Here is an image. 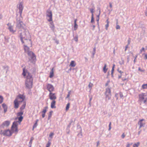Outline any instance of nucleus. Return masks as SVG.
Masks as SVG:
<instances>
[{
    "label": "nucleus",
    "mask_w": 147,
    "mask_h": 147,
    "mask_svg": "<svg viewBox=\"0 0 147 147\" xmlns=\"http://www.w3.org/2000/svg\"><path fill=\"white\" fill-rule=\"evenodd\" d=\"M140 143L139 142L134 144L133 145V147H138L140 145Z\"/></svg>",
    "instance_id": "26"
},
{
    "label": "nucleus",
    "mask_w": 147,
    "mask_h": 147,
    "mask_svg": "<svg viewBox=\"0 0 147 147\" xmlns=\"http://www.w3.org/2000/svg\"><path fill=\"white\" fill-rule=\"evenodd\" d=\"M107 65L106 64H105V65L103 68V71L104 72L106 73L107 70V69L106 68Z\"/></svg>",
    "instance_id": "23"
},
{
    "label": "nucleus",
    "mask_w": 147,
    "mask_h": 147,
    "mask_svg": "<svg viewBox=\"0 0 147 147\" xmlns=\"http://www.w3.org/2000/svg\"><path fill=\"white\" fill-rule=\"evenodd\" d=\"M9 31L11 32H12L13 33H14L15 32V31H14L13 30V27L12 26H10L9 28Z\"/></svg>",
    "instance_id": "21"
},
{
    "label": "nucleus",
    "mask_w": 147,
    "mask_h": 147,
    "mask_svg": "<svg viewBox=\"0 0 147 147\" xmlns=\"http://www.w3.org/2000/svg\"><path fill=\"white\" fill-rule=\"evenodd\" d=\"M53 112V111H51L50 112L49 114V116H48V118L49 119H50L51 118V117Z\"/></svg>",
    "instance_id": "30"
},
{
    "label": "nucleus",
    "mask_w": 147,
    "mask_h": 147,
    "mask_svg": "<svg viewBox=\"0 0 147 147\" xmlns=\"http://www.w3.org/2000/svg\"><path fill=\"white\" fill-rule=\"evenodd\" d=\"M33 138H32L30 141L29 144H30V146H31V144H32V140H33Z\"/></svg>",
    "instance_id": "35"
},
{
    "label": "nucleus",
    "mask_w": 147,
    "mask_h": 147,
    "mask_svg": "<svg viewBox=\"0 0 147 147\" xmlns=\"http://www.w3.org/2000/svg\"><path fill=\"white\" fill-rule=\"evenodd\" d=\"M143 51H144V47H142V49H141V50H140V52L141 53Z\"/></svg>",
    "instance_id": "44"
},
{
    "label": "nucleus",
    "mask_w": 147,
    "mask_h": 147,
    "mask_svg": "<svg viewBox=\"0 0 147 147\" xmlns=\"http://www.w3.org/2000/svg\"><path fill=\"white\" fill-rule=\"evenodd\" d=\"M91 18H94L93 13H92Z\"/></svg>",
    "instance_id": "58"
},
{
    "label": "nucleus",
    "mask_w": 147,
    "mask_h": 147,
    "mask_svg": "<svg viewBox=\"0 0 147 147\" xmlns=\"http://www.w3.org/2000/svg\"><path fill=\"white\" fill-rule=\"evenodd\" d=\"M74 30H76L78 28V25L77 24H74Z\"/></svg>",
    "instance_id": "32"
},
{
    "label": "nucleus",
    "mask_w": 147,
    "mask_h": 147,
    "mask_svg": "<svg viewBox=\"0 0 147 147\" xmlns=\"http://www.w3.org/2000/svg\"><path fill=\"white\" fill-rule=\"evenodd\" d=\"M111 123L110 122L109 125V130H110L111 129Z\"/></svg>",
    "instance_id": "41"
},
{
    "label": "nucleus",
    "mask_w": 147,
    "mask_h": 147,
    "mask_svg": "<svg viewBox=\"0 0 147 147\" xmlns=\"http://www.w3.org/2000/svg\"><path fill=\"white\" fill-rule=\"evenodd\" d=\"M142 87L143 89H147V84H143Z\"/></svg>",
    "instance_id": "27"
},
{
    "label": "nucleus",
    "mask_w": 147,
    "mask_h": 147,
    "mask_svg": "<svg viewBox=\"0 0 147 147\" xmlns=\"http://www.w3.org/2000/svg\"><path fill=\"white\" fill-rule=\"evenodd\" d=\"M47 12V16L49 18V19H48V21H52L53 20L52 11L48 9Z\"/></svg>",
    "instance_id": "6"
},
{
    "label": "nucleus",
    "mask_w": 147,
    "mask_h": 147,
    "mask_svg": "<svg viewBox=\"0 0 147 147\" xmlns=\"http://www.w3.org/2000/svg\"><path fill=\"white\" fill-rule=\"evenodd\" d=\"M49 99L52 100L51 103V108H55V106L56 101V100L57 99V97L56 94L52 92H49Z\"/></svg>",
    "instance_id": "3"
},
{
    "label": "nucleus",
    "mask_w": 147,
    "mask_h": 147,
    "mask_svg": "<svg viewBox=\"0 0 147 147\" xmlns=\"http://www.w3.org/2000/svg\"><path fill=\"white\" fill-rule=\"evenodd\" d=\"M10 122L9 121H4L1 125V127H8L10 124Z\"/></svg>",
    "instance_id": "10"
},
{
    "label": "nucleus",
    "mask_w": 147,
    "mask_h": 147,
    "mask_svg": "<svg viewBox=\"0 0 147 147\" xmlns=\"http://www.w3.org/2000/svg\"><path fill=\"white\" fill-rule=\"evenodd\" d=\"M106 22H107V24H109V21L108 19H107L106 20Z\"/></svg>",
    "instance_id": "52"
},
{
    "label": "nucleus",
    "mask_w": 147,
    "mask_h": 147,
    "mask_svg": "<svg viewBox=\"0 0 147 147\" xmlns=\"http://www.w3.org/2000/svg\"><path fill=\"white\" fill-rule=\"evenodd\" d=\"M99 18H97L96 19V21L97 22V23L98 24H99L98 22H99Z\"/></svg>",
    "instance_id": "48"
},
{
    "label": "nucleus",
    "mask_w": 147,
    "mask_h": 147,
    "mask_svg": "<svg viewBox=\"0 0 147 147\" xmlns=\"http://www.w3.org/2000/svg\"><path fill=\"white\" fill-rule=\"evenodd\" d=\"M18 9L19 10V13L20 15H22L23 10V6L22 4L20 3L19 4Z\"/></svg>",
    "instance_id": "12"
},
{
    "label": "nucleus",
    "mask_w": 147,
    "mask_h": 147,
    "mask_svg": "<svg viewBox=\"0 0 147 147\" xmlns=\"http://www.w3.org/2000/svg\"><path fill=\"white\" fill-rule=\"evenodd\" d=\"M2 106L4 109V112L5 113L7 111V105L5 103H3L2 104Z\"/></svg>",
    "instance_id": "15"
},
{
    "label": "nucleus",
    "mask_w": 147,
    "mask_h": 147,
    "mask_svg": "<svg viewBox=\"0 0 147 147\" xmlns=\"http://www.w3.org/2000/svg\"><path fill=\"white\" fill-rule=\"evenodd\" d=\"M110 82V81H108L107 82V83L106 84H105V86H107L109 84V83Z\"/></svg>",
    "instance_id": "47"
},
{
    "label": "nucleus",
    "mask_w": 147,
    "mask_h": 147,
    "mask_svg": "<svg viewBox=\"0 0 147 147\" xmlns=\"http://www.w3.org/2000/svg\"><path fill=\"white\" fill-rule=\"evenodd\" d=\"M145 15L146 16H147V11L145 12Z\"/></svg>",
    "instance_id": "63"
},
{
    "label": "nucleus",
    "mask_w": 147,
    "mask_h": 147,
    "mask_svg": "<svg viewBox=\"0 0 147 147\" xmlns=\"http://www.w3.org/2000/svg\"><path fill=\"white\" fill-rule=\"evenodd\" d=\"M136 57H137V56H136V58H135V59H134V62H135V60H136Z\"/></svg>",
    "instance_id": "62"
},
{
    "label": "nucleus",
    "mask_w": 147,
    "mask_h": 147,
    "mask_svg": "<svg viewBox=\"0 0 147 147\" xmlns=\"http://www.w3.org/2000/svg\"><path fill=\"white\" fill-rule=\"evenodd\" d=\"M51 144V143L49 141L48 142L47 144L46 145V147H49Z\"/></svg>",
    "instance_id": "33"
},
{
    "label": "nucleus",
    "mask_w": 147,
    "mask_h": 147,
    "mask_svg": "<svg viewBox=\"0 0 147 147\" xmlns=\"http://www.w3.org/2000/svg\"><path fill=\"white\" fill-rule=\"evenodd\" d=\"M48 109V107L47 106L45 107L42 111V113H45L47 111Z\"/></svg>",
    "instance_id": "22"
},
{
    "label": "nucleus",
    "mask_w": 147,
    "mask_h": 147,
    "mask_svg": "<svg viewBox=\"0 0 147 147\" xmlns=\"http://www.w3.org/2000/svg\"><path fill=\"white\" fill-rule=\"evenodd\" d=\"M99 144V142H97V146H98Z\"/></svg>",
    "instance_id": "56"
},
{
    "label": "nucleus",
    "mask_w": 147,
    "mask_h": 147,
    "mask_svg": "<svg viewBox=\"0 0 147 147\" xmlns=\"http://www.w3.org/2000/svg\"><path fill=\"white\" fill-rule=\"evenodd\" d=\"M120 26L119 25H117L116 26V28L117 29H120Z\"/></svg>",
    "instance_id": "39"
},
{
    "label": "nucleus",
    "mask_w": 147,
    "mask_h": 147,
    "mask_svg": "<svg viewBox=\"0 0 147 147\" xmlns=\"http://www.w3.org/2000/svg\"><path fill=\"white\" fill-rule=\"evenodd\" d=\"M3 97L1 96H0V103H1L3 102Z\"/></svg>",
    "instance_id": "31"
},
{
    "label": "nucleus",
    "mask_w": 147,
    "mask_h": 147,
    "mask_svg": "<svg viewBox=\"0 0 147 147\" xmlns=\"http://www.w3.org/2000/svg\"><path fill=\"white\" fill-rule=\"evenodd\" d=\"M105 94L106 98H108V99H109L111 98V94L110 89L109 88L106 89V91Z\"/></svg>",
    "instance_id": "8"
},
{
    "label": "nucleus",
    "mask_w": 147,
    "mask_h": 147,
    "mask_svg": "<svg viewBox=\"0 0 147 147\" xmlns=\"http://www.w3.org/2000/svg\"><path fill=\"white\" fill-rule=\"evenodd\" d=\"M147 95L144 93H142L139 95V101L140 102H143L144 103L147 102Z\"/></svg>",
    "instance_id": "5"
},
{
    "label": "nucleus",
    "mask_w": 147,
    "mask_h": 147,
    "mask_svg": "<svg viewBox=\"0 0 147 147\" xmlns=\"http://www.w3.org/2000/svg\"><path fill=\"white\" fill-rule=\"evenodd\" d=\"M125 135L124 133H123L121 135V137L122 138H124L125 137Z\"/></svg>",
    "instance_id": "42"
},
{
    "label": "nucleus",
    "mask_w": 147,
    "mask_h": 147,
    "mask_svg": "<svg viewBox=\"0 0 147 147\" xmlns=\"http://www.w3.org/2000/svg\"><path fill=\"white\" fill-rule=\"evenodd\" d=\"M20 102V101H19L17 99H16L14 101V108L16 109H17L19 107V103Z\"/></svg>",
    "instance_id": "13"
},
{
    "label": "nucleus",
    "mask_w": 147,
    "mask_h": 147,
    "mask_svg": "<svg viewBox=\"0 0 147 147\" xmlns=\"http://www.w3.org/2000/svg\"><path fill=\"white\" fill-rule=\"evenodd\" d=\"M127 45L126 46L125 49V51H126L127 50Z\"/></svg>",
    "instance_id": "60"
},
{
    "label": "nucleus",
    "mask_w": 147,
    "mask_h": 147,
    "mask_svg": "<svg viewBox=\"0 0 147 147\" xmlns=\"http://www.w3.org/2000/svg\"><path fill=\"white\" fill-rule=\"evenodd\" d=\"M2 134L5 136H10L12 134V132L11 130L8 129L4 130Z\"/></svg>",
    "instance_id": "9"
},
{
    "label": "nucleus",
    "mask_w": 147,
    "mask_h": 147,
    "mask_svg": "<svg viewBox=\"0 0 147 147\" xmlns=\"http://www.w3.org/2000/svg\"><path fill=\"white\" fill-rule=\"evenodd\" d=\"M109 6H110V7L111 8H112V4L111 3H109Z\"/></svg>",
    "instance_id": "50"
},
{
    "label": "nucleus",
    "mask_w": 147,
    "mask_h": 147,
    "mask_svg": "<svg viewBox=\"0 0 147 147\" xmlns=\"http://www.w3.org/2000/svg\"><path fill=\"white\" fill-rule=\"evenodd\" d=\"M50 22H50V27L52 29L54 30L55 28V26L53 22V20L52 21H50Z\"/></svg>",
    "instance_id": "17"
},
{
    "label": "nucleus",
    "mask_w": 147,
    "mask_h": 147,
    "mask_svg": "<svg viewBox=\"0 0 147 147\" xmlns=\"http://www.w3.org/2000/svg\"><path fill=\"white\" fill-rule=\"evenodd\" d=\"M69 107H70V103H68L67 104L66 107V111H67L69 110Z\"/></svg>",
    "instance_id": "28"
},
{
    "label": "nucleus",
    "mask_w": 147,
    "mask_h": 147,
    "mask_svg": "<svg viewBox=\"0 0 147 147\" xmlns=\"http://www.w3.org/2000/svg\"><path fill=\"white\" fill-rule=\"evenodd\" d=\"M90 11L92 13H93L94 12V9H90Z\"/></svg>",
    "instance_id": "45"
},
{
    "label": "nucleus",
    "mask_w": 147,
    "mask_h": 147,
    "mask_svg": "<svg viewBox=\"0 0 147 147\" xmlns=\"http://www.w3.org/2000/svg\"><path fill=\"white\" fill-rule=\"evenodd\" d=\"M109 26V24H107L105 25V27H106V30H107L108 29V28Z\"/></svg>",
    "instance_id": "40"
},
{
    "label": "nucleus",
    "mask_w": 147,
    "mask_h": 147,
    "mask_svg": "<svg viewBox=\"0 0 147 147\" xmlns=\"http://www.w3.org/2000/svg\"><path fill=\"white\" fill-rule=\"evenodd\" d=\"M130 146V144H127L126 147H129Z\"/></svg>",
    "instance_id": "49"
},
{
    "label": "nucleus",
    "mask_w": 147,
    "mask_h": 147,
    "mask_svg": "<svg viewBox=\"0 0 147 147\" xmlns=\"http://www.w3.org/2000/svg\"><path fill=\"white\" fill-rule=\"evenodd\" d=\"M127 80V79L126 78H125V79H122V80L123 81H124L126 80Z\"/></svg>",
    "instance_id": "54"
},
{
    "label": "nucleus",
    "mask_w": 147,
    "mask_h": 147,
    "mask_svg": "<svg viewBox=\"0 0 147 147\" xmlns=\"http://www.w3.org/2000/svg\"><path fill=\"white\" fill-rule=\"evenodd\" d=\"M22 75L26 79L25 85L28 89H30L32 87L33 79L32 76L25 68L23 69Z\"/></svg>",
    "instance_id": "2"
},
{
    "label": "nucleus",
    "mask_w": 147,
    "mask_h": 147,
    "mask_svg": "<svg viewBox=\"0 0 147 147\" xmlns=\"http://www.w3.org/2000/svg\"><path fill=\"white\" fill-rule=\"evenodd\" d=\"M21 40L22 43L24 44V49L25 52L27 53L28 55L31 58L30 60L32 63L35 62L36 60V57L32 51L29 50V48L27 45H30L32 46V42L30 39H28L27 37L26 33L22 34L21 33L20 35Z\"/></svg>",
    "instance_id": "1"
},
{
    "label": "nucleus",
    "mask_w": 147,
    "mask_h": 147,
    "mask_svg": "<svg viewBox=\"0 0 147 147\" xmlns=\"http://www.w3.org/2000/svg\"><path fill=\"white\" fill-rule=\"evenodd\" d=\"M138 70L139 71L142 72H144L145 71L144 69L142 70L141 69L140 67L138 68Z\"/></svg>",
    "instance_id": "38"
},
{
    "label": "nucleus",
    "mask_w": 147,
    "mask_h": 147,
    "mask_svg": "<svg viewBox=\"0 0 147 147\" xmlns=\"http://www.w3.org/2000/svg\"><path fill=\"white\" fill-rule=\"evenodd\" d=\"M94 22V18H91V22L93 23Z\"/></svg>",
    "instance_id": "43"
},
{
    "label": "nucleus",
    "mask_w": 147,
    "mask_h": 147,
    "mask_svg": "<svg viewBox=\"0 0 147 147\" xmlns=\"http://www.w3.org/2000/svg\"><path fill=\"white\" fill-rule=\"evenodd\" d=\"M47 89L49 92H51L54 91L55 88L51 84H48L46 86Z\"/></svg>",
    "instance_id": "7"
},
{
    "label": "nucleus",
    "mask_w": 147,
    "mask_h": 147,
    "mask_svg": "<svg viewBox=\"0 0 147 147\" xmlns=\"http://www.w3.org/2000/svg\"><path fill=\"white\" fill-rule=\"evenodd\" d=\"M145 59H147V55L146 54H145Z\"/></svg>",
    "instance_id": "53"
},
{
    "label": "nucleus",
    "mask_w": 147,
    "mask_h": 147,
    "mask_svg": "<svg viewBox=\"0 0 147 147\" xmlns=\"http://www.w3.org/2000/svg\"><path fill=\"white\" fill-rule=\"evenodd\" d=\"M70 92H71V91H69L68 92V94H69V95H70Z\"/></svg>",
    "instance_id": "59"
},
{
    "label": "nucleus",
    "mask_w": 147,
    "mask_h": 147,
    "mask_svg": "<svg viewBox=\"0 0 147 147\" xmlns=\"http://www.w3.org/2000/svg\"><path fill=\"white\" fill-rule=\"evenodd\" d=\"M93 84L91 82H90L89 83V84L88 85V87L90 89V91H91L92 89V87L93 86Z\"/></svg>",
    "instance_id": "25"
},
{
    "label": "nucleus",
    "mask_w": 147,
    "mask_h": 147,
    "mask_svg": "<svg viewBox=\"0 0 147 147\" xmlns=\"http://www.w3.org/2000/svg\"><path fill=\"white\" fill-rule=\"evenodd\" d=\"M17 118H18V121H17L18 122V124H20V122H21V121H22L23 120V117L22 116H20V117H18L16 119H17Z\"/></svg>",
    "instance_id": "19"
},
{
    "label": "nucleus",
    "mask_w": 147,
    "mask_h": 147,
    "mask_svg": "<svg viewBox=\"0 0 147 147\" xmlns=\"http://www.w3.org/2000/svg\"><path fill=\"white\" fill-rule=\"evenodd\" d=\"M77 21V19H76L75 20H74V24H76V22Z\"/></svg>",
    "instance_id": "51"
},
{
    "label": "nucleus",
    "mask_w": 147,
    "mask_h": 147,
    "mask_svg": "<svg viewBox=\"0 0 147 147\" xmlns=\"http://www.w3.org/2000/svg\"><path fill=\"white\" fill-rule=\"evenodd\" d=\"M18 122L14 121L11 127V130L12 133H15L16 134H17L18 132Z\"/></svg>",
    "instance_id": "4"
},
{
    "label": "nucleus",
    "mask_w": 147,
    "mask_h": 147,
    "mask_svg": "<svg viewBox=\"0 0 147 147\" xmlns=\"http://www.w3.org/2000/svg\"><path fill=\"white\" fill-rule=\"evenodd\" d=\"M54 68H52L50 73L49 77L50 78H52L54 76Z\"/></svg>",
    "instance_id": "16"
},
{
    "label": "nucleus",
    "mask_w": 147,
    "mask_h": 147,
    "mask_svg": "<svg viewBox=\"0 0 147 147\" xmlns=\"http://www.w3.org/2000/svg\"><path fill=\"white\" fill-rule=\"evenodd\" d=\"M119 72L121 74H122L123 73V72L121 70L119 71Z\"/></svg>",
    "instance_id": "55"
},
{
    "label": "nucleus",
    "mask_w": 147,
    "mask_h": 147,
    "mask_svg": "<svg viewBox=\"0 0 147 147\" xmlns=\"http://www.w3.org/2000/svg\"><path fill=\"white\" fill-rule=\"evenodd\" d=\"M26 106V103L25 102H24L23 104L20 108V110L21 111H22V110L24 109L25 107Z\"/></svg>",
    "instance_id": "20"
},
{
    "label": "nucleus",
    "mask_w": 147,
    "mask_h": 147,
    "mask_svg": "<svg viewBox=\"0 0 147 147\" xmlns=\"http://www.w3.org/2000/svg\"><path fill=\"white\" fill-rule=\"evenodd\" d=\"M143 121H145V120L144 119H140L138 123L140 125V128L144 126L145 124V123L144 122H143Z\"/></svg>",
    "instance_id": "11"
},
{
    "label": "nucleus",
    "mask_w": 147,
    "mask_h": 147,
    "mask_svg": "<svg viewBox=\"0 0 147 147\" xmlns=\"http://www.w3.org/2000/svg\"><path fill=\"white\" fill-rule=\"evenodd\" d=\"M70 95L69 94H68L66 98H68L69 97Z\"/></svg>",
    "instance_id": "57"
},
{
    "label": "nucleus",
    "mask_w": 147,
    "mask_h": 147,
    "mask_svg": "<svg viewBox=\"0 0 147 147\" xmlns=\"http://www.w3.org/2000/svg\"><path fill=\"white\" fill-rule=\"evenodd\" d=\"M76 64L74 61H71L70 62L69 66L72 67H75L76 65Z\"/></svg>",
    "instance_id": "18"
},
{
    "label": "nucleus",
    "mask_w": 147,
    "mask_h": 147,
    "mask_svg": "<svg viewBox=\"0 0 147 147\" xmlns=\"http://www.w3.org/2000/svg\"><path fill=\"white\" fill-rule=\"evenodd\" d=\"M99 16H100V13L97 16V18H99Z\"/></svg>",
    "instance_id": "61"
},
{
    "label": "nucleus",
    "mask_w": 147,
    "mask_h": 147,
    "mask_svg": "<svg viewBox=\"0 0 147 147\" xmlns=\"http://www.w3.org/2000/svg\"><path fill=\"white\" fill-rule=\"evenodd\" d=\"M115 67V65L113 64V67H112V68L111 70V74H113V73L114 70V68Z\"/></svg>",
    "instance_id": "34"
},
{
    "label": "nucleus",
    "mask_w": 147,
    "mask_h": 147,
    "mask_svg": "<svg viewBox=\"0 0 147 147\" xmlns=\"http://www.w3.org/2000/svg\"><path fill=\"white\" fill-rule=\"evenodd\" d=\"M92 98H90V101H91V100H92Z\"/></svg>",
    "instance_id": "64"
},
{
    "label": "nucleus",
    "mask_w": 147,
    "mask_h": 147,
    "mask_svg": "<svg viewBox=\"0 0 147 147\" xmlns=\"http://www.w3.org/2000/svg\"><path fill=\"white\" fill-rule=\"evenodd\" d=\"M45 113H42V118H44L45 116Z\"/></svg>",
    "instance_id": "46"
},
{
    "label": "nucleus",
    "mask_w": 147,
    "mask_h": 147,
    "mask_svg": "<svg viewBox=\"0 0 147 147\" xmlns=\"http://www.w3.org/2000/svg\"><path fill=\"white\" fill-rule=\"evenodd\" d=\"M74 40L76 41L77 42L78 40V37L77 36H76L75 37H74Z\"/></svg>",
    "instance_id": "37"
},
{
    "label": "nucleus",
    "mask_w": 147,
    "mask_h": 147,
    "mask_svg": "<svg viewBox=\"0 0 147 147\" xmlns=\"http://www.w3.org/2000/svg\"><path fill=\"white\" fill-rule=\"evenodd\" d=\"M54 134L53 132H51L49 134V137L51 138H52V136H53Z\"/></svg>",
    "instance_id": "36"
},
{
    "label": "nucleus",
    "mask_w": 147,
    "mask_h": 147,
    "mask_svg": "<svg viewBox=\"0 0 147 147\" xmlns=\"http://www.w3.org/2000/svg\"><path fill=\"white\" fill-rule=\"evenodd\" d=\"M23 112L21 111H20V112L17 113V115L18 117H20L22 116V115H23Z\"/></svg>",
    "instance_id": "24"
},
{
    "label": "nucleus",
    "mask_w": 147,
    "mask_h": 147,
    "mask_svg": "<svg viewBox=\"0 0 147 147\" xmlns=\"http://www.w3.org/2000/svg\"><path fill=\"white\" fill-rule=\"evenodd\" d=\"M25 98V96L23 95H21L20 94L18 96L16 99H17L18 100L19 99H22V100L20 102H22L24 100Z\"/></svg>",
    "instance_id": "14"
},
{
    "label": "nucleus",
    "mask_w": 147,
    "mask_h": 147,
    "mask_svg": "<svg viewBox=\"0 0 147 147\" xmlns=\"http://www.w3.org/2000/svg\"><path fill=\"white\" fill-rule=\"evenodd\" d=\"M38 121V119L36 120L35 123L34 124V125H33V129L34 128L36 127L37 126Z\"/></svg>",
    "instance_id": "29"
}]
</instances>
